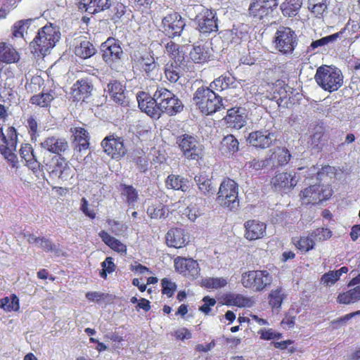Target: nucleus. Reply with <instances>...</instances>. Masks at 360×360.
Wrapping results in <instances>:
<instances>
[{
  "label": "nucleus",
  "mask_w": 360,
  "mask_h": 360,
  "mask_svg": "<svg viewBox=\"0 0 360 360\" xmlns=\"http://www.w3.org/2000/svg\"><path fill=\"white\" fill-rule=\"evenodd\" d=\"M321 185L315 184L304 189L300 194L304 204L316 205L321 202Z\"/></svg>",
  "instance_id": "nucleus-27"
},
{
  "label": "nucleus",
  "mask_w": 360,
  "mask_h": 360,
  "mask_svg": "<svg viewBox=\"0 0 360 360\" xmlns=\"http://www.w3.org/2000/svg\"><path fill=\"white\" fill-rule=\"evenodd\" d=\"M207 94H209L207 96L208 100L202 113L211 115L224 108L221 96L217 95L213 89H211V91H207Z\"/></svg>",
  "instance_id": "nucleus-29"
},
{
  "label": "nucleus",
  "mask_w": 360,
  "mask_h": 360,
  "mask_svg": "<svg viewBox=\"0 0 360 360\" xmlns=\"http://www.w3.org/2000/svg\"><path fill=\"white\" fill-rule=\"evenodd\" d=\"M40 145L42 148L56 154V157H62L69 150L68 143L65 139L53 136L46 138Z\"/></svg>",
  "instance_id": "nucleus-17"
},
{
  "label": "nucleus",
  "mask_w": 360,
  "mask_h": 360,
  "mask_svg": "<svg viewBox=\"0 0 360 360\" xmlns=\"http://www.w3.org/2000/svg\"><path fill=\"white\" fill-rule=\"evenodd\" d=\"M271 282V276L267 271H251L243 274L242 283L246 288L260 291Z\"/></svg>",
  "instance_id": "nucleus-12"
},
{
  "label": "nucleus",
  "mask_w": 360,
  "mask_h": 360,
  "mask_svg": "<svg viewBox=\"0 0 360 360\" xmlns=\"http://www.w3.org/2000/svg\"><path fill=\"white\" fill-rule=\"evenodd\" d=\"M186 19L179 13L173 12L162 20V31L169 38L180 37L186 27Z\"/></svg>",
  "instance_id": "nucleus-10"
},
{
  "label": "nucleus",
  "mask_w": 360,
  "mask_h": 360,
  "mask_svg": "<svg viewBox=\"0 0 360 360\" xmlns=\"http://www.w3.org/2000/svg\"><path fill=\"white\" fill-rule=\"evenodd\" d=\"M274 44L275 49L282 54H291L297 45V34L290 27H280L275 33Z\"/></svg>",
  "instance_id": "nucleus-6"
},
{
  "label": "nucleus",
  "mask_w": 360,
  "mask_h": 360,
  "mask_svg": "<svg viewBox=\"0 0 360 360\" xmlns=\"http://www.w3.org/2000/svg\"><path fill=\"white\" fill-rule=\"evenodd\" d=\"M103 151L113 159L119 160L127 153V148L122 137L110 134L105 137L101 142Z\"/></svg>",
  "instance_id": "nucleus-13"
},
{
  "label": "nucleus",
  "mask_w": 360,
  "mask_h": 360,
  "mask_svg": "<svg viewBox=\"0 0 360 360\" xmlns=\"http://www.w3.org/2000/svg\"><path fill=\"white\" fill-rule=\"evenodd\" d=\"M287 87L288 86H285L282 81H277L274 86L273 99H275L279 105H281V103L279 101L282 102L284 99L287 98L288 97V91L286 89Z\"/></svg>",
  "instance_id": "nucleus-51"
},
{
  "label": "nucleus",
  "mask_w": 360,
  "mask_h": 360,
  "mask_svg": "<svg viewBox=\"0 0 360 360\" xmlns=\"http://www.w3.org/2000/svg\"><path fill=\"white\" fill-rule=\"evenodd\" d=\"M276 138L274 131L264 129L250 133L247 141L255 148L265 149L270 147Z\"/></svg>",
  "instance_id": "nucleus-15"
},
{
  "label": "nucleus",
  "mask_w": 360,
  "mask_h": 360,
  "mask_svg": "<svg viewBox=\"0 0 360 360\" xmlns=\"http://www.w3.org/2000/svg\"><path fill=\"white\" fill-rule=\"evenodd\" d=\"M157 94L158 89L155 91L153 96H149L145 92H141L136 96L141 110L155 120L159 119L162 114V110H161L159 105V96Z\"/></svg>",
  "instance_id": "nucleus-11"
},
{
  "label": "nucleus",
  "mask_w": 360,
  "mask_h": 360,
  "mask_svg": "<svg viewBox=\"0 0 360 360\" xmlns=\"http://www.w3.org/2000/svg\"><path fill=\"white\" fill-rule=\"evenodd\" d=\"M103 272L101 273V276L103 278H105L108 274H110L115 271V265L113 262L112 257H107L102 263Z\"/></svg>",
  "instance_id": "nucleus-59"
},
{
  "label": "nucleus",
  "mask_w": 360,
  "mask_h": 360,
  "mask_svg": "<svg viewBox=\"0 0 360 360\" xmlns=\"http://www.w3.org/2000/svg\"><path fill=\"white\" fill-rule=\"evenodd\" d=\"M56 94L53 91L48 92L42 91L40 94L32 96L30 98V103L41 108H47L54 99Z\"/></svg>",
  "instance_id": "nucleus-40"
},
{
  "label": "nucleus",
  "mask_w": 360,
  "mask_h": 360,
  "mask_svg": "<svg viewBox=\"0 0 360 360\" xmlns=\"http://www.w3.org/2000/svg\"><path fill=\"white\" fill-rule=\"evenodd\" d=\"M358 315H360V310L347 314L340 318L332 321L330 322V326L333 329H337L342 325L346 323L349 319Z\"/></svg>",
  "instance_id": "nucleus-55"
},
{
  "label": "nucleus",
  "mask_w": 360,
  "mask_h": 360,
  "mask_svg": "<svg viewBox=\"0 0 360 360\" xmlns=\"http://www.w3.org/2000/svg\"><path fill=\"white\" fill-rule=\"evenodd\" d=\"M179 47V46L178 44L170 41L167 44L165 49L167 53L171 56L174 60L180 58V61H183L184 56H180Z\"/></svg>",
  "instance_id": "nucleus-57"
},
{
  "label": "nucleus",
  "mask_w": 360,
  "mask_h": 360,
  "mask_svg": "<svg viewBox=\"0 0 360 360\" xmlns=\"http://www.w3.org/2000/svg\"><path fill=\"white\" fill-rule=\"evenodd\" d=\"M245 237L249 240L262 238L266 233V226L257 220H248L244 224Z\"/></svg>",
  "instance_id": "nucleus-20"
},
{
  "label": "nucleus",
  "mask_w": 360,
  "mask_h": 360,
  "mask_svg": "<svg viewBox=\"0 0 360 360\" xmlns=\"http://www.w3.org/2000/svg\"><path fill=\"white\" fill-rule=\"evenodd\" d=\"M98 236L102 241L114 251L119 253H126L127 246L105 231H101Z\"/></svg>",
  "instance_id": "nucleus-35"
},
{
  "label": "nucleus",
  "mask_w": 360,
  "mask_h": 360,
  "mask_svg": "<svg viewBox=\"0 0 360 360\" xmlns=\"http://www.w3.org/2000/svg\"><path fill=\"white\" fill-rule=\"evenodd\" d=\"M162 292H174L176 290V285L169 278H164L161 281Z\"/></svg>",
  "instance_id": "nucleus-62"
},
{
  "label": "nucleus",
  "mask_w": 360,
  "mask_h": 360,
  "mask_svg": "<svg viewBox=\"0 0 360 360\" xmlns=\"http://www.w3.org/2000/svg\"><path fill=\"white\" fill-rule=\"evenodd\" d=\"M0 307L6 311H17L20 309L19 299L15 294L0 300Z\"/></svg>",
  "instance_id": "nucleus-46"
},
{
  "label": "nucleus",
  "mask_w": 360,
  "mask_h": 360,
  "mask_svg": "<svg viewBox=\"0 0 360 360\" xmlns=\"http://www.w3.org/2000/svg\"><path fill=\"white\" fill-rule=\"evenodd\" d=\"M165 184L168 188L181 191L184 193L188 191L190 188L188 179L179 175L169 174L166 179Z\"/></svg>",
  "instance_id": "nucleus-30"
},
{
  "label": "nucleus",
  "mask_w": 360,
  "mask_h": 360,
  "mask_svg": "<svg viewBox=\"0 0 360 360\" xmlns=\"http://www.w3.org/2000/svg\"><path fill=\"white\" fill-rule=\"evenodd\" d=\"M269 165H271V159L266 158L265 160H262L253 159L245 163V168L247 170H250L251 169L255 170H259Z\"/></svg>",
  "instance_id": "nucleus-53"
},
{
  "label": "nucleus",
  "mask_w": 360,
  "mask_h": 360,
  "mask_svg": "<svg viewBox=\"0 0 360 360\" xmlns=\"http://www.w3.org/2000/svg\"><path fill=\"white\" fill-rule=\"evenodd\" d=\"M20 59L18 52L10 44L0 43V61L6 63H16Z\"/></svg>",
  "instance_id": "nucleus-34"
},
{
  "label": "nucleus",
  "mask_w": 360,
  "mask_h": 360,
  "mask_svg": "<svg viewBox=\"0 0 360 360\" xmlns=\"http://www.w3.org/2000/svg\"><path fill=\"white\" fill-rule=\"evenodd\" d=\"M316 83L325 91L333 92L343 84V75L338 68L319 67L315 75Z\"/></svg>",
  "instance_id": "nucleus-3"
},
{
  "label": "nucleus",
  "mask_w": 360,
  "mask_h": 360,
  "mask_svg": "<svg viewBox=\"0 0 360 360\" xmlns=\"http://www.w3.org/2000/svg\"><path fill=\"white\" fill-rule=\"evenodd\" d=\"M53 180L66 181L72 176V169L63 157H53L50 163L41 166Z\"/></svg>",
  "instance_id": "nucleus-8"
},
{
  "label": "nucleus",
  "mask_w": 360,
  "mask_h": 360,
  "mask_svg": "<svg viewBox=\"0 0 360 360\" xmlns=\"http://www.w3.org/2000/svg\"><path fill=\"white\" fill-rule=\"evenodd\" d=\"M184 230L180 228L172 229L166 234V243L169 247L180 248L187 243Z\"/></svg>",
  "instance_id": "nucleus-24"
},
{
  "label": "nucleus",
  "mask_w": 360,
  "mask_h": 360,
  "mask_svg": "<svg viewBox=\"0 0 360 360\" xmlns=\"http://www.w3.org/2000/svg\"><path fill=\"white\" fill-rule=\"evenodd\" d=\"M308 8L316 18H320L328 8L326 0H308Z\"/></svg>",
  "instance_id": "nucleus-47"
},
{
  "label": "nucleus",
  "mask_w": 360,
  "mask_h": 360,
  "mask_svg": "<svg viewBox=\"0 0 360 360\" xmlns=\"http://www.w3.org/2000/svg\"><path fill=\"white\" fill-rule=\"evenodd\" d=\"M158 65L155 62L154 57L146 53L143 55L139 60V67L143 76L146 78L154 79L158 75Z\"/></svg>",
  "instance_id": "nucleus-21"
},
{
  "label": "nucleus",
  "mask_w": 360,
  "mask_h": 360,
  "mask_svg": "<svg viewBox=\"0 0 360 360\" xmlns=\"http://www.w3.org/2000/svg\"><path fill=\"white\" fill-rule=\"evenodd\" d=\"M302 0H285L281 5L280 9L285 17L296 16L302 7Z\"/></svg>",
  "instance_id": "nucleus-36"
},
{
  "label": "nucleus",
  "mask_w": 360,
  "mask_h": 360,
  "mask_svg": "<svg viewBox=\"0 0 360 360\" xmlns=\"http://www.w3.org/2000/svg\"><path fill=\"white\" fill-rule=\"evenodd\" d=\"M122 195L126 197L129 205H134L138 200L139 194L137 190L132 186L122 184Z\"/></svg>",
  "instance_id": "nucleus-50"
},
{
  "label": "nucleus",
  "mask_w": 360,
  "mask_h": 360,
  "mask_svg": "<svg viewBox=\"0 0 360 360\" xmlns=\"http://www.w3.org/2000/svg\"><path fill=\"white\" fill-rule=\"evenodd\" d=\"M107 87L109 96L115 103L121 106H127L129 104L127 91L122 83L116 80L112 81Z\"/></svg>",
  "instance_id": "nucleus-18"
},
{
  "label": "nucleus",
  "mask_w": 360,
  "mask_h": 360,
  "mask_svg": "<svg viewBox=\"0 0 360 360\" xmlns=\"http://www.w3.org/2000/svg\"><path fill=\"white\" fill-rule=\"evenodd\" d=\"M311 236L316 241H323L329 239L332 236V232L325 228H319L311 232Z\"/></svg>",
  "instance_id": "nucleus-54"
},
{
  "label": "nucleus",
  "mask_w": 360,
  "mask_h": 360,
  "mask_svg": "<svg viewBox=\"0 0 360 360\" xmlns=\"http://www.w3.org/2000/svg\"><path fill=\"white\" fill-rule=\"evenodd\" d=\"M20 155L22 159L25 160V162L36 156L32 147L29 143H25L21 146Z\"/></svg>",
  "instance_id": "nucleus-60"
},
{
  "label": "nucleus",
  "mask_w": 360,
  "mask_h": 360,
  "mask_svg": "<svg viewBox=\"0 0 360 360\" xmlns=\"http://www.w3.org/2000/svg\"><path fill=\"white\" fill-rule=\"evenodd\" d=\"M157 95L159 96V105L162 110V113L172 116L183 110L184 105L181 101L168 89L158 87Z\"/></svg>",
  "instance_id": "nucleus-9"
},
{
  "label": "nucleus",
  "mask_w": 360,
  "mask_h": 360,
  "mask_svg": "<svg viewBox=\"0 0 360 360\" xmlns=\"http://www.w3.org/2000/svg\"><path fill=\"white\" fill-rule=\"evenodd\" d=\"M106 223L110 228V232L117 236H123L128 229V226L126 224L114 219H108Z\"/></svg>",
  "instance_id": "nucleus-52"
},
{
  "label": "nucleus",
  "mask_w": 360,
  "mask_h": 360,
  "mask_svg": "<svg viewBox=\"0 0 360 360\" xmlns=\"http://www.w3.org/2000/svg\"><path fill=\"white\" fill-rule=\"evenodd\" d=\"M212 89L221 91L229 88H236L237 81L230 74H224L215 79L210 85Z\"/></svg>",
  "instance_id": "nucleus-28"
},
{
  "label": "nucleus",
  "mask_w": 360,
  "mask_h": 360,
  "mask_svg": "<svg viewBox=\"0 0 360 360\" xmlns=\"http://www.w3.org/2000/svg\"><path fill=\"white\" fill-rule=\"evenodd\" d=\"M176 144L181 156L188 160L198 161L203 157V146L198 137L189 134H184L176 137Z\"/></svg>",
  "instance_id": "nucleus-4"
},
{
  "label": "nucleus",
  "mask_w": 360,
  "mask_h": 360,
  "mask_svg": "<svg viewBox=\"0 0 360 360\" xmlns=\"http://www.w3.org/2000/svg\"><path fill=\"white\" fill-rule=\"evenodd\" d=\"M203 304L200 307L199 310L205 314H209L211 311V307L214 306L216 300L214 298L205 296L202 299Z\"/></svg>",
  "instance_id": "nucleus-61"
},
{
  "label": "nucleus",
  "mask_w": 360,
  "mask_h": 360,
  "mask_svg": "<svg viewBox=\"0 0 360 360\" xmlns=\"http://www.w3.org/2000/svg\"><path fill=\"white\" fill-rule=\"evenodd\" d=\"M200 283L202 287L206 288H213L218 290L226 286L228 283V280L222 277H209L202 279Z\"/></svg>",
  "instance_id": "nucleus-49"
},
{
  "label": "nucleus",
  "mask_w": 360,
  "mask_h": 360,
  "mask_svg": "<svg viewBox=\"0 0 360 360\" xmlns=\"http://www.w3.org/2000/svg\"><path fill=\"white\" fill-rule=\"evenodd\" d=\"M39 247L42 248L46 252H51L58 253V248L56 245L52 243V241L45 237L40 238Z\"/></svg>",
  "instance_id": "nucleus-58"
},
{
  "label": "nucleus",
  "mask_w": 360,
  "mask_h": 360,
  "mask_svg": "<svg viewBox=\"0 0 360 360\" xmlns=\"http://www.w3.org/2000/svg\"><path fill=\"white\" fill-rule=\"evenodd\" d=\"M239 143L232 134L224 136L221 141V150L223 153L231 155L238 150Z\"/></svg>",
  "instance_id": "nucleus-42"
},
{
  "label": "nucleus",
  "mask_w": 360,
  "mask_h": 360,
  "mask_svg": "<svg viewBox=\"0 0 360 360\" xmlns=\"http://www.w3.org/2000/svg\"><path fill=\"white\" fill-rule=\"evenodd\" d=\"M224 300L226 305L240 308L250 307L254 303L251 298L244 297L242 294H226Z\"/></svg>",
  "instance_id": "nucleus-33"
},
{
  "label": "nucleus",
  "mask_w": 360,
  "mask_h": 360,
  "mask_svg": "<svg viewBox=\"0 0 360 360\" xmlns=\"http://www.w3.org/2000/svg\"><path fill=\"white\" fill-rule=\"evenodd\" d=\"M347 272L348 268L347 266H342L336 271H330L322 276L321 283L326 285L330 286L340 279L342 274H347Z\"/></svg>",
  "instance_id": "nucleus-45"
},
{
  "label": "nucleus",
  "mask_w": 360,
  "mask_h": 360,
  "mask_svg": "<svg viewBox=\"0 0 360 360\" xmlns=\"http://www.w3.org/2000/svg\"><path fill=\"white\" fill-rule=\"evenodd\" d=\"M60 38V33L58 30L51 24L46 25L39 30L37 35L30 42L31 51L38 56H46Z\"/></svg>",
  "instance_id": "nucleus-1"
},
{
  "label": "nucleus",
  "mask_w": 360,
  "mask_h": 360,
  "mask_svg": "<svg viewBox=\"0 0 360 360\" xmlns=\"http://www.w3.org/2000/svg\"><path fill=\"white\" fill-rule=\"evenodd\" d=\"M78 3L80 9L91 14L103 11L110 6V0H78Z\"/></svg>",
  "instance_id": "nucleus-23"
},
{
  "label": "nucleus",
  "mask_w": 360,
  "mask_h": 360,
  "mask_svg": "<svg viewBox=\"0 0 360 360\" xmlns=\"http://www.w3.org/2000/svg\"><path fill=\"white\" fill-rule=\"evenodd\" d=\"M93 90V85L88 79L77 80L71 88V96L74 101H85Z\"/></svg>",
  "instance_id": "nucleus-19"
},
{
  "label": "nucleus",
  "mask_w": 360,
  "mask_h": 360,
  "mask_svg": "<svg viewBox=\"0 0 360 360\" xmlns=\"http://www.w3.org/2000/svg\"><path fill=\"white\" fill-rule=\"evenodd\" d=\"M75 53L76 56L85 59L94 56L96 53V49L89 41L82 40L75 47Z\"/></svg>",
  "instance_id": "nucleus-43"
},
{
  "label": "nucleus",
  "mask_w": 360,
  "mask_h": 360,
  "mask_svg": "<svg viewBox=\"0 0 360 360\" xmlns=\"http://www.w3.org/2000/svg\"><path fill=\"white\" fill-rule=\"evenodd\" d=\"M292 243L295 247L302 252H307L314 249L315 240L310 233L307 236L294 237L292 239Z\"/></svg>",
  "instance_id": "nucleus-38"
},
{
  "label": "nucleus",
  "mask_w": 360,
  "mask_h": 360,
  "mask_svg": "<svg viewBox=\"0 0 360 360\" xmlns=\"http://www.w3.org/2000/svg\"><path fill=\"white\" fill-rule=\"evenodd\" d=\"M297 183L295 176L287 172L279 173L271 180V184L276 191L292 188L296 186Z\"/></svg>",
  "instance_id": "nucleus-22"
},
{
  "label": "nucleus",
  "mask_w": 360,
  "mask_h": 360,
  "mask_svg": "<svg viewBox=\"0 0 360 360\" xmlns=\"http://www.w3.org/2000/svg\"><path fill=\"white\" fill-rule=\"evenodd\" d=\"M174 268L179 274L192 279L196 278L200 271L196 260L181 257L174 259Z\"/></svg>",
  "instance_id": "nucleus-16"
},
{
  "label": "nucleus",
  "mask_w": 360,
  "mask_h": 360,
  "mask_svg": "<svg viewBox=\"0 0 360 360\" xmlns=\"http://www.w3.org/2000/svg\"><path fill=\"white\" fill-rule=\"evenodd\" d=\"M194 181L203 195L210 196L215 193V189L212 185L211 179L205 172L195 175Z\"/></svg>",
  "instance_id": "nucleus-32"
},
{
  "label": "nucleus",
  "mask_w": 360,
  "mask_h": 360,
  "mask_svg": "<svg viewBox=\"0 0 360 360\" xmlns=\"http://www.w3.org/2000/svg\"><path fill=\"white\" fill-rule=\"evenodd\" d=\"M165 206L159 201L152 203L147 209V214L151 219L165 218Z\"/></svg>",
  "instance_id": "nucleus-48"
},
{
  "label": "nucleus",
  "mask_w": 360,
  "mask_h": 360,
  "mask_svg": "<svg viewBox=\"0 0 360 360\" xmlns=\"http://www.w3.org/2000/svg\"><path fill=\"white\" fill-rule=\"evenodd\" d=\"M139 170L141 172H146L148 169V160L146 155L139 156L134 159Z\"/></svg>",
  "instance_id": "nucleus-63"
},
{
  "label": "nucleus",
  "mask_w": 360,
  "mask_h": 360,
  "mask_svg": "<svg viewBox=\"0 0 360 360\" xmlns=\"http://www.w3.org/2000/svg\"><path fill=\"white\" fill-rule=\"evenodd\" d=\"M216 201L230 211L236 210L239 207L238 184L229 178L224 179L219 188Z\"/></svg>",
  "instance_id": "nucleus-2"
},
{
  "label": "nucleus",
  "mask_w": 360,
  "mask_h": 360,
  "mask_svg": "<svg viewBox=\"0 0 360 360\" xmlns=\"http://www.w3.org/2000/svg\"><path fill=\"white\" fill-rule=\"evenodd\" d=\"M212 55V49L206 44L194 46L190 51L191 59L195 63L207 62Z\"/></svg>",
  "instance_id": "nucleus-25"
},
{
  "label": "nucleus",
  "mask_w": 360,
  "mask_h": 360,
  "mask_svg": "<svg viewBox=\"0 0 360 360\" xmlns=\"http://www.w3.org/2000/svg\"><path fill=\"white\" fill-rule=\"evenodd\" d=\"M89 133L86 129L82 127L75 129L73 145L76 150L79 152L87 150L89 146Z\"/></svg>",
  "instance_id": "nucleus-31"
},
{
  "label": "nucleus",
  "mask_w": 360,
  "mask_h": 360,
  "mask_svg": "<svg viewBox=\"0 0 360 360\" xmlns=\"http://www.w3.org/2000/svg\"><path fill=\"white\" fill-rule=\"evenodd\" d=\"M291 155L285 147H278L275 152L269 158L271 159L273 166L285 165L290 160Z\"/></svg>",
  "instance_id": "nucleus-41"
},
{
  "label": "nucleus",
  "mask_w": 360,
  "mask_h": 360,
  "mask_svg": "<svg viewBox=\"0 0 360 360\" xmlns=\"http://www.w3.org/2000/svg\"><path fill=\"white\" fill-rule=\"evenodd\" d=\"M182 61L180 58L167 63L165 67L166 78L172 83L176 82L183 75Z\"/></svg>",
  "instance_id": "nucleus-26"
},
{
  "label": "nucleus",
  "mask_w": 360,
  "mask_h": 360,
  "mask_svg": "<svg viewBox=\"0 0 360 360\" xmlns=\"http://www.w3.org/2000/svg\"><path fill=\"white\" fill-rule=\"evenodd\" d=\"M198 14L194 22L196 25V29L203 34H209L218 31L217 18L216 13L202 6H198L196 8Z\"/></svg>",
  "instance_id": "nucleus-7"
},
{
  "label": "nucleus",
  "mask_w": 360,
  "mask_h": 360,
  "mask_svg": "<svg viewBox=\"0 0 360 360\" xmlns=\"http://www.w3.org/2000/svg\"><path fill=\"white\" fill-rule=\"evenodd\" d=\"M211 87L201 86L198 88L194 94L193 101L195 104L198 107L200 110L202 112L205 108V105L207 99V91H211Z\"/></svg>",
  "instance_id": "nucleus-44"
},
{
  "label": "nucleus",
  "mask_w": 360,
  "mask_h": 360,
  "mask_svg": "<svg viewBox=\"0 0 360 360\" xmlns=\"http://www.w3.org/2000/svg\"><path fill=\"white\" fill-rule=\"evenodd\" d=\"M101 50L103 59L109 65L120 60L123 56L121 43L115 38L109 37L101 44Z\"/></svg>",
  "instance_id": "nucleus-14"
},
{
  "label": "nucleus",
  "mask_w": 360,
  "mask_h": 360,
  "mask_svg": "<svg viewBox=\"0 0 360 360\" xmlns=\"http://www.w3.org/2000/svg\"><path fill=\"white\" fill-rule=\"evenodd\" d=\"M360 300V294H338L337 301L340 304H349Z\"/></svg>",
  "instance_id": "nucleus-56"
},
{
  "label": "nucleus",
  "mask_w": 360,
  "mask_h": 360,
  "mask_svg": "<svg viewBox=\"0 0 360 360\" xmlns=\"http://www.w3.org/2000/svg\"><path fill=\"white\" fill-rule=\"evenodd\" d=\"M278 5V0H254L249 6L248 13L255 22H269Z\"/></svg>",
  "instance_id": "nucleus-5"
},
{
  "label": "nucleus",
  "mask_w": 360,
  "mask_h": 360,
  "mask_svg": "<svg viewBox=\"0 0 360 360\" xmlns=\"http://www.w3.org/2000/svg\"><path fill=\"white\" fill-rule=\"evenodd\" d=\"M325 129L323 126L317 125L314 127L312 134L308 141V144L310 145L312 149L319 151L322 149L324 145L323 135Z\"/></svg>",
  "instance_id": "nucleus-37"
},
{
  "label": "nucleus",
  "mask_w": 360,
  "mask_h": 360,
  "mask_svg": "<svg viewBox=\"0 0 360 360\" xmlns=\"http://www.w3.org/2000/svg\"><path fill=\"white\" fill-rule=\"evenodd\" d=\"M225 120L231 127L237 129L242 128L246 123L245 117L239 113L238 110L233 108L228 110Z\"/></svg>",
  "instance_id": "nucleus-39"
},
{
  "label": "nucleus",
  "mask_w": 360,
  "mask_h": 360,
  "mask_svg": "<svg viewBox=\"0 0 360 360\" xmlns=\"http://www.w3.org/2000/svg\"><path fill=\"white\" fill-rule=\"evenodd\" d=\"M184 214L186 215L191 221H195L201 214L199 209L193 205L188 206L185 209Z\"/></svg>",
  "instance_id": "nucleus-64"
}]
</instances>
